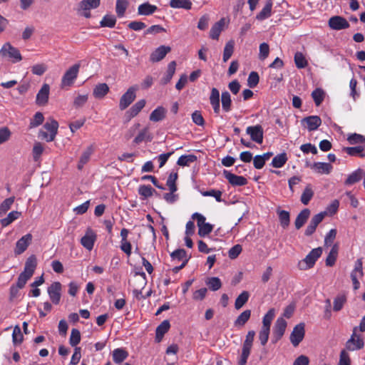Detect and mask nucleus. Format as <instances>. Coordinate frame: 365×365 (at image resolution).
Instances as JSON below:
<instances>
[{
    "label": "nucleus",
    "mask_w": 365,
    "mask_h": 365,
    "mask_svg": "<svg viewBox=\"0 0 365 365\" xmlns=\"http://www.w3.org/2000/svg\"><path fill=\"white\" fill-rule=\"evenodd\" d=\"M0 56L15 63L22 60L19 50L13 46L10 43H5L0 49Z\"/></svg>",
    "instance_id": "nucleus-1"
},
{
    "label": "nucleus",
    "mask_w": 365,
    "mask_h": 365,
    "mask_svg": "<svg viewBox=\"0 0 365 365\" xmlns=\"http://www.w3.org/2000/svg\"><path fill=\"white\" fill-rule=\"evenodd\" d=\"M43 128L46 129V131L40 130L38 137L46 140L47 142H51L55 139L57 134L58 123L51 118L44 124Z\"/></svg>",
    "instance_id": "nucleus-2"
},
{
    "label": "nucleus",
    "mask_w": 365,
    "mask_h": 365,
    "mask_svg": "<svg viewBox=\"0 0 365 365\" xmlns=\"http://www.w3.org/2000/svg\"><path fill=\"white\" fill-rule=\"evenodd\" d=\"M80 64L76 63L71 66L63 74L61 82V88H64L66 87L71 86L75 80L78 77V74L80 69Z\"/></svg>",
    "instance_id": "nucleus-3"
},
{
    "label": "nucleus",
    "mask_w": 365,
    "mask_h": 365,
    "mask_svg": "<svg viewBox=\"0 0 365 365\" xmlns=\"http://www.w3.org/2000/svg\"><path fill=\"white\" fill-rule=\"evenodd\" d=\"M322 254V249L321 247H317L313 249L304 259L302 262L299 263V267L300 269H307L312 267L316 261Z\"/></svg>",
    "instance_id": "nucleus-4"
},
{
    "label": "nucleus",
    "mask_w": 365,
    "mask_h": 365,
    "mask_svg": "<svg viewBox=\"0 0 365 365\" xmlns=\"http://www.w3.org/2000/svg\"><path fill=\"white\" fill-rule=\"evenodd\" d=\"M358 327L353 329V333L350 339L346 343V348L349 351H355L361 349L364 346L363 338L356 334Z\"/></svg>",
    "instance_id": "nucleus-5"
},
{
    "label": "nucleus",
    "mask_w": 365,
    "mask_h": 365,
    "mask_svg": "<svg viewBox=\"0 0 365 365\" xmlns=\"http://www.w3.org/2000/svg\"><path fill=\"white\" fill-rule=\"evenodd\" d=\"M137 87H130L127 91L121 96L119 102V108L121 110L126 109L135 100Z\"/></svg>",
    "instance_id": "nucleus-6"
},
{
    "label": "nucleus",
    "mask_w": 365,
    "mask_h": 365,
    "mask_svg": "<svg viewBox=\"0 0 365 365\" xmlns=\"http://www.w3.org/2000/svg\"><path fill=\"white\" fill-rule=\"evenodd\" d=\"M62 284L59 282H53L47 289L50 299L54 304H58L61 297Z\"/></svg>",
    "instance_id": "nucleus-7"
},
{
    "label": "nucleus",
    "mask_w": 365,
    "mask_h": 365,
    "mask_svg": "<svg viewBox=\"0 0 365 365\" xmlns=\"http://www.w3.org/2000/svg\"><path fill=\"white\" fill-rule=\"evenodd\" d=\"M304 327V323H299L294 327L290 334V341L294 346H297L303 340L305 334Z\"/></svg>",
    "instance_id": "nucleus-8"
},
{
    "label": "nucleus",
    "mask_w": 365,
    "mask_h": 365,
    "mask_svg": "<svg viewBox=\"0 0 365 365\" xmlns=\"http://www.w3.org/2000/svg\"><path fill=\"white\" fill-rule=\"evenodd\" d=\"M287 324V322L282 317H279L277 319L273 329V343H276L282 337L284 334Z\"/></svg>",
    "instance_id": "nucleus-9"
},
{
    "label": "nucleus",
    "mask_w": 365,
    "mask_h": 365,
    "mask_svg": "<svg viewBox=\"0 0 365 365\" xmlns=\"http://www.w3.org/2000/svg\"><path fill=\"white\" fill-rule=\"evenodd\" d=\"M329 26L334 30H341L348 29L350 26L347 20L340 16H334L329 19Z\"/></svg>",
    "instance_id": "nucleus-10"
},
{
    "label": "nucleus",
    "mask_w": 365,
    "mask_h": 365,
    "mask_svg": "<svg viewBox=\"0 0 365 365\" xmlns=\"http://www.w3.org/2000/svg\"><path fill=\"white\" fill-rule=\"evenodd\" d=\"M247 134L250 135L252 140L261 144L263 141V129L260 125L248 126L246 129Z\"/></svg>",
    "instance_id": "nucleus-11"
},
{
    "label": "nucleus",
    "mask_w": 365,
    "mask_h": 365,
    "mask_svg": "<svg viewBox=\"0 0 365 365\" xmlns=\"http://www.w3.org/2000/svg\"><path fill=\"white\" fill-rule=\"evenodd\" d=\"M32 240V235L31 234H26L21 237L16 243V247L14 249V253L16 255L22 254L31 244Z\"/></svg>",
    "instance_id": "nucleus-12"
},
{
    "label": "nucleus",
    "mask_w": 365,
    "mask_h": 365,
    "mask_svg": "<svg viewBox=\"0 0 365 365\" xmlns=\"http://www.w3.org/2000/svg\"><path fill=\"white\" fill-rule=\"evenodd\" d=\"M223 174L232 186H243L247 184V180L243 176L235 175L227 170H224Z\"/></svg>",
    "instance_id": "nucleus-13"
},
{
    "label": "nucleus",
    "mask_w": 365,
    "mask_h": 365,
    "mask_svg": "<svg viewBox=\"0 0 365 365\" xmlns=\"http://www.w3.org/2000/svg\"><path fill=\"white\" fill-rule=\"evenodd\" d=\"M49 93H50V86L47 83H44L41 89L38 91L36 98V103L38 106H45L48 101L49 97Z\"/></svg>",
    "instance_id": "nucleus-14"
},
{
    "label": "nucleus",
    "mask_w": 365,
    "mask_h": 365,
    "mask_svg": "<svg viewBox=\"0 0 365 365\" xmlns=\"http://www.w3.org/2000/svg\"><path fill=\"white\" fill-rule=\"evenodd\" d=\"M171 48L170 46H160L157 48L150 56V60L152 62H158L163 60L168 53L170 51Z\"/></svg>",
    "instance_id": "nucleus-15"
},
{
    "label": "nucleus",
    "mask_w": 365,
    "mask_h": 365,
    "mask_svg": "<svg viewBox=\"0 0 365 365\" xmlns=\"http://www.w3.org/2000/svg\"><path fill=\"white\" fill-rule=\"evenodd\" d=\"M310 168L316 173L318 174H329L332 170V165L327 163H314L309 165Z\"/></svg>",
    "instance_id": "nucleus-16"
},
{
    "label": "nucleus",
    "mask_w": 365,
    "mask_h": 365,
    "mask_svg": "<svg viewBox=\"0 0 365 365\" xmlns=\"http://www.w3.org/2000/svg\"><path fill=\"white\" fill-rule=\"evenodd\" d=\"M302 123L309 131L317 130L322 124L321 118L317 115H311L306 117L302 120Z\"/></svg>",
    "instance_id": "nucleus-17"
},
{
    "label": "nucleus",
    "mask_w": 365,
    "mask_h": 365,
    "mask_svg": "<svg viewBox=\"0 0 365 365\" xmlns=\"http://www.w3.org/2000/svg\"><path fill=\"white\" fill-rule=\"evenodd\" d=\"M158 10L155 5L150 4L149 2H145L140 4L138 7V14L140 16H150Z\"/></svg>",
    "instance_id": "nucleus-18"
},
{
    "label": "nucleus",
    "mask_w": 365,
    "mask_h": 365,
    "mask_svg": "<svg viewBox=\"0 0 365 365\" xmlns=\"http://www.w3.org/2000/svg\"><path fill=\"white\" fill-rule=\"evenodd\" d=\"M36 265V257L34 255L30 256L25 263L24 269L22 273L31 277L34 273Z\"/></svg>",
    "instance_id": "nucleus-19"
},
{
    "label": "nucleus",
    "mask_w": 365,
    "mask_h": 365,
    "mask_svg": "<svg viewBox=\"0 0 365 365\" xmlns=\"http://www.w3.org/2000/svg\"><path fill=\"white\" fill-rule=\"evenodd\" d=\"M210 104L212 106L214 112L216 114H218L220 110V92L219 91L213 88L211 91V94L210 96Z\"/></svg>",
    "instance_id": "nucleus-20"
},
{
    "label": "nucleus",
    "mask_w": 365,
    "mask_h": 365,
    "mask_svg": "<svg viewBox=\"0 0 365 365\" xmlns=\"http://www.w3.org/2000/svg\"><path fill=\"white\" fill-rule=\"evenodd\" d=\"M170 327V324L168 320H164L160 323L156 328L155 331V339L158 342H160L165 333H167Z\"/></svg>",
    "instance_id": "nucleus-21"
},
{
    "label": "nucleus",
    "mask_w": 365,
    "mask_h": 365,
    "mask_svg": "<svg viewBox=\"0 0 365 365\" xmlns=\"http://www.w3.org/2000/svg\"><path fill=\"white\" fill-rule=\"evenodd\" d=\"M310 215V210L307 208L302 210L297 216L294 222L295 227L297 230L300 229L307 222Z\"/></svg>",
    "instance_id": "nucleus-22"
},
{
    "label": "nucleus",
    "mask_w": 365,
    "mask_h": 365,
    "mask_svg": "<svg viewBox=\"0 0 365 365\" xmlns=\"http://www.w3.org/2000/svg\"><path fill=\"white\" fill-rule=\"evenodd\" d=\"M128 356V353L123 348H117L113 351L112 357L115 364H120Z\"/></svg>",
    "instance_id": "nucleus-23"
},
{
    "label": "nucleus",
    "mask_w": 365,
    "mask_h": 365,
    "mask_svg": "<svg viewBox=\"0 0 365 365\" xmlns=\"http://www.w3.org/2000/svg\"><path fill=\"white\" fill-rule=\"evenodd\" d=\"M96 240V235L92 232H87L81 240V245L88 250H91Z\"/></svg>",
    "instance_id": "nucleus-24"
},
{
    "label": "nucleus",
    "mask_w": 365,
    "mask_h": 365,
    "mask_svg": "<svg viewBox=\"0 0 365 365\" xmlns=\"http://www.w3.org/2000/svg\"><path fill=\"white\" fill-rule=\"evenodd\" d=\"M272 1L267 0L266 4L262 11L256 16V19L263 21L269 18L272 14Z\"/></svg>",
    "instance_id": "nucleus-25"
},
{
    "label": "nucleus",
    "mask_w": 365,
    "mask_h": 365,
    "mask_svg": "<svg viewBox=\"0 0 365 365\" xmlns=\"http://www.w3.org/2000/svg\"><path fill=\"white\" fill-rule=\"evenodd\" d=\"M93 152V148L92 145L88 146L83 152L77 165L78 170H81L83 168V166L89 161Z\"/></svg>",
    "instance_id": "nucleus-26"
},
{
    "label": "nucleus",
    "mask_w": 365,
    "mask_h": 365,
    "mask_svg": "<svg viewBox=\"0 0 365 365\" xmlns=\"http://www.w3.org/2000/svg\"><path fill=\"white\" fill-rule=\"evenodd\" d=\"M145 106V101L144 99L140 100L136 102L126 113L129 115V118L136 116L140 110Z\"/></svg>",
    "instance_id": "nucleus-27"
},
{
    "label": "nucleus",
    "mask_w": 365,
    "mask_h": 365,
    "mask_svg": "<svg viewBox=\"0 0 365 365\" xmlns=\"http://www.w3.org/2000/svg\"><path fill=\"white\" fill-rule=\"evenodd\" d=\"M364 175L363 170L360 168L351 173L345 181V185H351L359 182Z\"/></svg>",
    "instance_id": "nucleus-28"
},
{
    "label": "nucleus",
    "mask_w": 365,
    "mask_h": 365,
    "mask_svg": "<svg viewBox=\"0 0 365 365\" xmlns=\"http://www.w3.org/2000/svg\"><path fill=\"white\" fill-rule=\"evenodd\" d=\"M152 140V136L151 134L149 132L148 128H144L143 130H141L138 135L135 138L133 142L135 144H139L142 143L143 141H147L150 142Z\"/></svg>",
    "instance_id": "nucleus-29"
},
{
    "label": "nucleus",
    "mask_w": 365,
    "mask_h": 365,
    "mask_svg": "<svg viewBox=\"0 0 365 365\" xmlns=\"http://www.w3.org/2000/svg\"><path fill=\"white\" fill-rule=\"evenodd\" d=\"M109 91L106 83H99L93 89V95L96 98H103Z\"/></svg>",
    "instance_id": "nucleus-30"
},
{
    "label": "nucleus",
    "mask_w": 365,
    "mask_h": 365,
    "mask_svg": "<svg viewBox=\"0 0 365 365\" xmlns=\"http://www.w3.org/2000/svg\"><path fill=\"white\" fill-rule=\"evenodd\" d=\"M192 2L190 0H170V6L173 9H184L190 10L192 8Z\"/></svg>",
    "instance_id": "nucleus-31"
},
{
    "label": "nucleus",
    "mask_w": 365,
    "mask_h": 365,
    "mask_svg": "<svg viewBox=\"0 0 365 365\" xmlns=\"http://www.w3.org/2000/svg\"><path fill=\"white\" fill-rule=\"evenodd\" d=\"M166 114V110L159 106L155 108L150 115V120L153 122H158L165 118Z\"/></svg>",
    "instance_id": "nucleus-32"
},
{
    "label": "nucleus",
    "mask_w": 365,
    "mask_h": 365,
    "mask_svg": "<svg viewBox=\"0 0 365 365\" xmlns=\"http://www.w3.org/2000/svg\"><path fill=\"white\" fill-rule=\"evenodd\" d=\"M224 24L225 20L224 19H222L212 26L210 31V36L211 38L218 39L219 36L222 30Z\"/></svg>",
    "instance_id": "nucleus-33"
},
{
    "label": "nucleus",
    "mask_w": 365,
    "mask_h": 365,
    "mask_svg": "<svg viewBox=\"0 0 365 365\" xmlns=\"http://www.w3.org/2000/svg\"><path fill=\"white\" fill-rule=\"evenodd\" d=\"M101 0H83L79 3V7L83 11H89L99 6Z\"/></svg>",
    "instance_id": "nucleus-34"
},
{
    "label": "nucleus",
    "mask_w": 365,
    "mask_h": 365,
    "mask_svg": "<svg viewBox=\"0 0 365 365\" xmlns=\"http://www.w3.org/2000/svg\"><path fill=\"white\" fill-rule=\"evenodd\" d=\"M138 192L141 199L145 200L153 196L155 190L150 185H141L138 187Z\"/></svg>",
    "instance_id": "nucleus-35"
},
{
    "label": "nucleus",
    "mask_w": 365,
    "mask_h": 365,
    "mask_svg": "<svg viewBox=\"0 0 365 365\" xmlns=\"http://www.w3.org/2000/svg\"><path fill=\"white\" fill-rule=\"evenodd\" d=\"M176 63L173 61L168 65V69L165 76L161 79L163 84H167L172 79L175 72Z\"/></svg>",
    "instance_id": "nucleus-36"
},
{
    "label": "nucleus",
    "mask_w": 365,
    "mask_h": 365,
    "mask_svg": "<svg viewBox=\"0 0 365 365\" xmlns=\"http://www.w3.org/2000/svg\"><path fill=\"white\" fill-rule=\"evenodd\" d=\"M21 212L18 211H11L9 212L6 217L3 218L0 220V223L2 227H7L10 224H11L14 220L19 218L21 216Z\"/></svg>",
    "instance_id": "nucleus-37"
},
{
    "label": "nucleus",
    "mask_w": 365,
    "mask_h": 365,
    "mask_svg": "<svg viewBox=\"0 0 365 365\" xmlns=\"http://www.w3.org/2000/svg\"><path fill=\"white\" fill-rule=\"evenodd\" d=\"M344 150L351 156L365 157V149L361 145L344 148Z\"/></svg>",
    "instance_id": "nucleus-38"
},
{
    "label": "nucleus",
    "mask_w": 365,
    "mask_h": 365,
    "mask_svg": "<svg viewBox=\"0 0 365 365\" xmlns=\"http://www.w3.org/2000/svg\"><path fill=\"white\" fill-rule=\"evenodd\" d=\"M128 0H116L115 12L118 17H123L128 6Z\"/></svg>",
    "instance_id": "nucleus-39"
},
{
    "label": "nucleus",
    "mask_w": 365,
    "mask_h": 365,
    "mask_svg": "<svg viewBox=\"0 0 365 365\" xmlns=\"http://www.w3.org/2000/svg\"><path fill=\"white\" fill-rule=\"evenodd\" d=\"M250 294L247 291H243L236 299L235 307L236 309H241L248 301Z\"/></svg>",
    "instance_id": "nucleus-40"
},
{
    "label": "nucleus",
    "mask_w": 365,
    "mask_h": 365,
    "mask_svg": "<svg viewBox=\"0 0 365 365\" xmlns=\"http://www.w3.org/2000/svg\"><path fill=\"white\" fill-rule=\"evenodd\" d=\"M196 160L197 157L195 155H184L178 158L177 164L180 166H189Z\"/></svg>",
    "instance_id": "nucleus-41"
},
{
    "label": "nucleus",
    "mask_w": 365,
    "mask_h": 365,
    "mask_svg": "<svg viewBox=\"0 0 365 365\" xmlns=\"http://www.w3.org/2000/svg\"><path fill=\"white\" fill-rule=\"evenodd\" d=\"M287 161V154L285 153L276 155L272 161V165L274 168H279L284 166Z\"/></svg>",
    "instance_id": "nucleus-42"
},
{
    "label": "nucleus",
    "mask_w": 365,
    "mask_h": 365,
    "mask_svg": "<svg viewBox=\"0 0 365 365\" xmlns=\"http://www.w3.org/2000/svg\"><path fill=\"white\" fill-rule=\"evenodd\" d=\"M274 309H270L263 317L262 328L270 329L271 323L274 317Z\"/></svg>",
    "instance_id": "nucleus-43"
},
{
    "label": "nucleus",
    "mask_w": 365,
    "mask_h": 365,
    "mask_svg": "<svg viewBox=\"0 0 365 365\" xmlns=\"http://www.w3.org/2000/svg\"><path fill=\"white\" fill-rule=\"evenodd\" d=\"M116 24V18L113 15L106 14L100 21L101 27L113 28Z\"/></svg>",
    "instance_id": "nucleus-44"
},
{
    "label": "nucleus",
    "mask_w": 365,
    "mask_h": 365,
    "mask_svg": "<svg viewBox=\"0 0 365 365\" xmlns=\"http://www.w3.org/2000/svg\"><path fill=\"white\" fill-rule=\"evenodd\" d=\"M251 316V311L249 309L245 310L242 312L237 318L235 322V326L242 327L244 326L247 322L250 319Z\"/></svg>",
    "instance_id": "nucleus-45"
},
{
    "label": "nucleus",
    "mask_w": 365,
    "mask_h": 365,
    "mask_svg": "<svg viewBox=\"0 0 365 365\" xmlns=\"http://www.w3.org/2000/svg\"><path fill=\"white\" fill-rule=\"evenodd\" d=\"M338 255V247L337 245H334L331 249L327 259H326V265L331 267L335 264L336 257Z\"/></svg>",
    "instance_id": "nucleus-46"
},
{
    "label": "nucleus",
    "mask_w": 365,
    "mask_h": 365,
    "mask_svg": "<svg viewBox=\"0 0 365 365\" xmlns=\"http://www.w3.org/2000/svg\"><path fill=\"white\" fill-rule=\"evenodd\" d=\"M314 195V192L312 190L311 185H307L303 191L301 196V202L304 205H307Z\"/></svg>",
    "instance_id": "nucleus-47"
},
{
    "label": "nucleus",
    "mask_w": 365,
    "mask_h": 365,
    "mask_svg": "<svg viewBox=\"0 0 365 365\" xmlns=\"http://www.w3.org/2000/svg\"><path fill=\"white\" fill-rule=\"evenodd\" d=\"M235 42L233 41H229L224 48L223 51V61L227 62L229 58L232 56L234 51Z\"/></svg>",
    "instance_id": "nucleus-48"
},
{
    "label": "nucleus",
    "mask_w": 365,
    "mask_h": 365,
    "mask_svg": "<svg viewBox=\"0 0 365 365\" xmlns=\"http://www.w3.org/2000/svg\"><path fill=\"white\" fill-rule=\"evenodd\" d=\"M231 96L229 92L224 91L222 93V106L225 112H229L231 109Z\"/></svg>",
    "instance_id": "nucleus-49"
},
{
    "label": "nucleus",
    "mask_w": 365,
    "mask_h": 365,
    "mask_svg": "<svg viewBox=\"0 0 365 365\" xmlns=\"http://www.w3.org/2000/svg\"><path fill=\"white\" fill-rule=\"evenodd\" d=\"M324 92L322 88H316L312 93V97L317 106H319L324 98Z\"/></svg>",
    "instance_id": "nucleus-50"
},
{
    "label": "nucleus",
    "mask_w": 365,
    "mask_h": 365,
    "mask_svg": "<svg viewBox=\"0 0 365 365\" xmlns=\"http://www.w3.org/2000/svg\"><path fill=\"white\" fill-rule=\"evenodd\" d=\"M278 215L281 226L284 229L287 228L290 222L289 213L285 210H279L278 211Z\"/></svg>",
    "instance_id": "nucleus-51"
},
{
    "label": "nucleus",
    "mask_w": 365,
    "mask_h": 365,
    "mask_svg": "<svg viewBox=\"0 0 365 365\" xmlns=\"http://www.w3.org/2000/svg\"><path fill=\"white\" fill-rule=\"evenodd\" d=\"M346 301V296L344 294H339L334 299V307L333 309L335 312L340 311L343 307L344 303Z\"/></svg>",
    "instance_id": "nucleus-52"
},
{
    "label": "nucleus",
    "mask_w": 365,
    "mask_h": 365,
    "mask_svg": "<svg viewBox=\"0 0 365 365\" xmlns=\"http://www.w3.org/2000/svg\"><path fill=\"white\" fill-rule=\"evenodd\" d=\"M207 285L209 288L212 291H217L220 289L222 287V282L218 277H210L208 278L206 282Z\"/></svg>",
    "instance_id": "nucleus-53"
},
{
    "label": "nucleus",
    "mask_w": 365,
    "mask_h": 365,
    "mask_svg": "<svg viewBox=\"0 0 365 365\" xmlns=\"http://www.w3.org/2000/svg\"><path fill=\"white\" fill-rule=\"evenodd\" d=\"M294 63L298 68H305L308 63L304 56L301 52H297L294 55Z\"/></svg>",
    "instance_id": "nucleus-54"
},
{
    "label": "nucleus",
    "mask_w": 365,
    "mask_h": 365,
    "mask_svg": "<svg viewBox=\"0 0 365 365\" xmlns=\"http://www.w3.org/2000/svg\"><path fill=\"white\" fill-rule=\"evenodd\" d=\"M178 173H171L167 180V185L169 187L170 191L175 192L177 190L176 180L178 179Z\"/></svg>",
    "instance_id": "nucleus-55"
},
{
    "label": "nucleus",
    "mask_w": 365,
    "mask_h": 365,
    "mask_svg": "<svg viewBox=\"0 0 365 365\" xmlns=\"http://www.w3.org/2000/svg\"><path fill=\"white\" fill-rule=\"evenodd\" d=\"M202 196L213 197L217 202H222V192L218 190L211 189L207 191H200Z\"/></svg>",
    "instance_id": "nucleus-56"
},
{
    "label": "nucleus",
    "mask_w": 365,
    "mask_h": 365,
    "mask_svg": "<svg viewBox=\"0 0 365 365\" xmlns=\"http://www.w3.org/2000/svg\"><path fill=\"white\" fill-rule=\"evenodd\" d=\"M14 202V197H11L4 200L0 205V215L5 214L11 207Z\"/></svg>",
    "instance_id": "nucleus-57"
},
{
    "label": "nucleus",
    "mask_w": 365,
    "mask_h": 365,
    "mask_svg": "<svg viewBox=\"0 0 365 365\" xmlns=\"http://www.w3.org/2000/svg\"><path fill=\"white\" fill-rule=\"evenodd\" d=\"M81 341V333L76 329H73L71 330L69 343L72 346H76L77 344L80 343Z\"/></svg>",
    "instance_id": "nucleus-58"
},
{
    "label": "nucleus",
    "mask_w": 365,
    "mask_h": 365,
    "mask_svg": "<svg viewBox=\"0 0 365 365\" xmlns=\"http://www.w3.org/2000/svg\"><path fill=\"white\" fill-rule=\"evenodd\" d=\"M255 336V331L253 330L249 331L246 335L245 340L243 342L242 347L249 349H252L254 338Z\"/></svg>",
    "instance_id": "nucleus-59"
},
{
    "label": "nucleus",
    "mask_w": 365,
    "mask_h": 365,
    "mask_svg": "<svg viewBox=\"0 0 365 365\" xmlns=\"http://www.w3.org/2000/svg\"><path fill=\"white\" fill-rule=\"evenodd\" d=\"M259 77L257 72L252 71L247 78V85L250 88H255L259 83Z\"/></svg>",
    "instance_id": "nucleus-60"
},
{
    "label": "nucleus",
    "mask_w": 365,
    "mask_h": 365,
    "mask_svg": "<svg viewBox=\"0 0 365 365\" xmlns=\"http://www.w3.org/2000/svg\"><path fill=\"white\" fill-rule=\"evenodd\" d=\"M347 140L349 142V143L352 144V145L358 144V143H365V136L360 135V134L354 133V134L350 135L348 137Z\"/></svg>",
    "instance_id": "nucleus-61"
},
{
    "label": "nucleus",
    "mask_w": 365,
    "mask_h": 365,
    "mask_svg": "<svg viewBox=\"0 0 365 365\" xmlns=\"http://www.w3.org/2000/svg\"><path fill=\"white\" fill-rule=\"evenodd\" d=\"M269 53V46L267 43H262L259 45V58L262 61L267 58Z\"/></svg>",
    "instance_id": "nucleus-62"
},
{
    "label": "nucleus",
    "mask_w": 365,
    "mask_h": 365,
    "mask_svg": "<svg viewBox=\"0 0 365 365\" xmlns=\"http://www.w3.org/2000/svg\"><path fill=\"white\" fill-rule=\"evenodd\" d=\"M44 117L41 112L35 113L34 118L31 120L30 127L34 128L41 125L43 122Z\"/></svg>",
    "instance_id": "nucleus-63"
},
{
    "label": "nucleus",
    "mask_w": 365,
    "mask_h": 365,
    "mask_svg": "<svg viewBox=\"0 0 365 365\" xmlns=\"http://www.w3.org/2000/svg\"><path fill=\"white\" fill-rule=\"evenodd\" d=\"M43 151V147L40 143H36L34 145L32 153L35 161L38 160Z\"/></svg>",
    "instance_id": "nucleus-64"
}]
</instances>
